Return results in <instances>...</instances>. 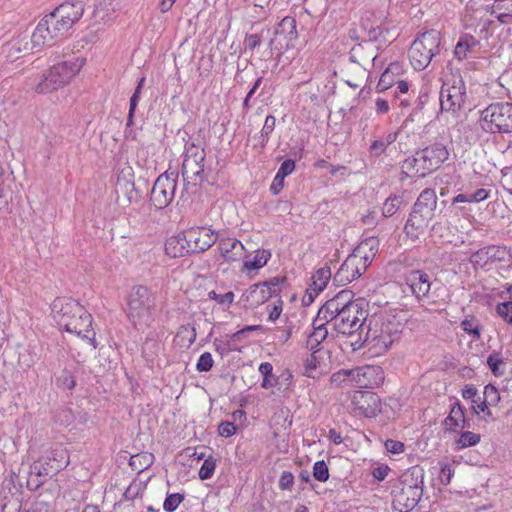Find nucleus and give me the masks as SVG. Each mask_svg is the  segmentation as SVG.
<instances>
[{
  "label": "nucleus",
  "instance_id": "28",
  "mask_svg": "<svg viewBox=\"0 0 512 512\" xmlns=\"http://www.w3.org/2000/svg\"><path fill=\"white\" fill-rule=\"evenodd\" d=\"M361 379H363L362 388H374L379 386L384 380V373L381 367L367 365L361 367Z\"/></svg>",
  "mask_w": 512,
  "mask_h": 512
},
{
  "label": "nucleus",
  "instance_id": "55",
  "mask_svg": "<svg viewBox=\"0 0 512 512\" xmlns=\"http://www.w3.org/2000/svg\"><path fill=\"white\" fill-rule=\"evenodd\" d=\"M208 298L210 300L216 301L220 305H230L234 300V293L232 291H229L224 294H218L215 291H210L208 293Z\"/></svg>",
  "mask_w": 512,
  "mask_h": 512
},
{
  "label": "nucleus",
  "instance_id": "31",
  "mask_svg": "<svg viewBox=\"0 0 512 512\" xmlns=\"http://www.w3.org/2000/svg\"><path fill=\"white\" fill-rule=\"evenodd\" d=\"M196 328L191 325H181L175 335L174 342L180 348L188 349L196 340Z\"/></svg>",
  "mask_w": 512,
  "mask_h": 512
},
{
  "label": "nucleus",
  "instance_id": "32",
  "mask_svg": "<svg viewBox=\"0 0 512 512\" xmlns=\"http://www.w3.org/2000/svg\"><path fill=\"white\" fill-rule=\"evenodd\" d=\"M116 192H123L127 195L128 202L131 203L133 200L138 198V192L135 189L134 182L131 179L125 178V171L122 170L121 174L117 178Z\"/></svg>",
  "mask_w": 512,
  "mask_h": 512
},
{
  "label": "nucleus",
  "instance_id": "14",
  "mask_svg": "<svg viewBox=\"0 0 512 512\" xmlns=\"http://www.w3.org/2000/svg\"><path fill=\"white\" fill-rule=\"evenodd\" d=\"M188 240V250L191 253H201L208 250L218 240V234L207 227H191L185 230Z\"/></svg>",
  "mask_w": 512,
  "mask_h": 512
},
{
  "label": "nucleus",
  "instance_id": "49",
  "mask_svg": "<svg viewBox=\"0 0 512 512\" xmlns=\"http://www.w3.org/2000/svg\"><path fill=\"white\" fill-rule=\"evenodd\" d=\"M313 476L320 482H325L329 479V470L325 461L320 460L315 462L313 466Z\"/></svg>",
  "mask_w": 512,
  "mask_h": 512
},
{
  "label": "nucleus",
  "instance_id": "58",
  "mask_svg": "<svg viewBox=\"0 0 512 512\" xmlns=\"http://www.w3.org/2000/svg\"><path fill=\"white\" fill-rule=\"evenodd\" d=\"M497 313L508 323H512V302L507 301L497 306Z\"/></svg>",
  "mask_w": 512,
  "mask_h": 512
},
{
  "label": "nucleus",
  "instance_id": "56",
  "mask_svg": "<svg viewBox=\"0 0 512 512\" xmlns=\"http://www.w3.org/2000/svg\"><path fill=\"white\" fill-rule=\"evenodd\" d=\"M94 17H100L101 20H103L106 16V14L104 15H100L101 12H104V11H115V6L112 4V3H109L107 4L106 3V0H94Z\"/></svg>",
  "mask_w": 512,
  "mask_h": 512
},
{
  "label": "nucleus",
  "instance_id": "35",
  "mask_svg": "<svg viewBox=\"0 0 512 512\" xmlns=\"http://www.w3.org/2000/svg\"><path fill=\"white\" fill-rule=\"evenodd\" d=\"M271 257V253L265 249H258L252 260H245L243 263L244 270H258L264 267Z\"/></svg>",
  "mask_w": 512,
  "mask_h": 512
},
{
  "label": "nucleus",
  "instance_id": "20",
  "mask_svg": "<svg viewBox=\"0 0 512 512\" xmlns=\"http://www.w3.org/2000/svg\"><path fill=\"white\" fill-rule=\"evenodd\" d=\"M401 168L403 173L409 177H425L433 172L419 150L416 151L414 155L406 158L403 161Z\"/></svg>",
  "mask_w": 512,
  "mask_h": 512
},
{
  "label": "nucleus",
  "instance_id": "46",
  "mask_svg": "<svg viewBox=\"0 0 512 512\" xmlns=\"http://www.w3.org/2000/svg\"><path fill=\"white\" fill-rule=\"evenodd\" d=\"M328 336V329H315L308 336L307 346L313 350L319 346Z\"/></svg>",
  "mask_w": 512,
  "mask_h": 512
},
{
  "label": "nucleus",
  "instance_id": "51",
  "mask_svg": "<svg viewBox=\"0 0 512 512\" xmlns=\"http://www.w3.org/2000/svg\"><path fill=\"white\" fill-rule=\"evenodd\" d=\"M285 281V277H273L261 283L265 288L269 289V292H271L272 296H277L281 292V285H283Z\"/></svg>",
  "mask_w": 512,
  "mask_h": 512
},
{
  "label": "nucleus",
  "instance_id": "18",
  "mask_svg": "<svg viewBox=\"0 0 512 512\" xmlns=\"http://www.w3.org/2000/svg\"><path fill=\"white\" fill-rule=\"evenodd\" d=\"M204 160L205 154L202 152L197 156L194 155V159L184 158L182 163V177L183 180L194 185L201 183L205 180L204 175Z\"/></svg>",
  "mask_w": 512,
  "mask_h": 512
},
{
  "label": "nucleus",
  "instance_id": "10",
  "mask_svg": "<svg viewBox=\"0 0 512 512\" xmlns=\"http://www.w3.org/2000/svg\"><path fill=\"white\" fill-rule=\"evenodd\" d=\"M480 123L482 129L489 133L512 132V103L490 104L481 112Z\"/></svg>",
  "mask_w": 512,
  "mask_h": 512
},
{
  "label": "nucleus",
  "instance_id": "63",
  "mask_svg": "<svg viewBox=\"0 0 512 512\" xmlns=\"http://www.w3.org/2000/svg\"><path fill=\"white\" fill-rule=\"evenodd\" d=\"M294 483V475L291 472L284 471L279 479V487L282 490H290Z\"/></svg>",
  "mask_w": 512,
  "mask_h": 512
},
{
  "label": "nucleus",
  "instance_id": "50",
  "mask_svg": "<svg viewBox=\"0 0 512 512\" xmlns=\"http://www.w3.org/2000/svg\"><path fill=\"white\" fill-rule=\"evenodd\" d=\"M483 395H484L483 399L490 406H495L500 401V393H499L498 389L495 386H493L492 384H488L485 386Z\"/></svg>",
  "mask_w": 512,
  "mask_h": 512
},
{
  "label": "nucleus",
  "instance_id": "61",
  "mask_svg": "<svg viewBox=\"0 0 512 512\" xmlns=\"http://www.w3.org/2000/svg\"><path fill=\"white\" fill-rule=\"evenodd\" d=\"M58 383L68 390L73 389L76 385L74 376L67 370L63 371L62 375L58 378Z\"/></svg>",
  "mask_w": 512,
  "mask_h": 512
},
{
  "label": "nucleus",
  "instance_id": "48",
  "mask_svg": "<svg viewBox=\"0 0 512 512\" xmlns=\"http://www.w3.org/2000/svg\"><path fill=\"white\" fill-rule=\"evenodd\" d=\"M330 383L334 387L349 386V369H340L330 377Z\"/></svg>",
  "mask_w": 512,
  "mask_h": 512
},
{
  "label": "nucleus",
  "instance_id": "29",
  "mask_svg": "<svg viewBox=\"0 0 512 512\" xmlns=\"http://www.w3.org/2000/svg\"><path fill=\"white\" fill-rule=\"evenodd\" d=\"M465 423L464 408L459 402H455L449 415L444 420L445 428L449 431H456L458 428H464Z\"/></svg>",
  "mask_w": 512,
  "mask_h": 512
},
{
  "label": "nucleus",
  "instance_id": "27",
  "mask_svg": "<svg viewBox=\"0 0 512 512\" xmlns=\"http://www.w3.org/2000/svg\"><path fill=\"white\" fill-rule=\"evenodd\" d=\"M55 10L74 25L83 16L84 4L79 0L66 1Z\"/></svg>",
  "mask_w": 512,
  "mask_h": 512
},
{
  "label": "nucleus",
  "instance_id": "54",
  "mask_svg": "<svg viewBox=\"0 0 512 512\" xmlns=\"http://www.w3.org/2000/svg\"><path fill=\"white\" fill-rule=\"evenodd\" d=\"M318 364L319 361L316 356V351H314L304 361V375L314 378L313 372L316 370Z\"/></svg>",
  "mask_w": 512,
  "mask_h": 512
},
{
  "label": "nucleus",
  "instance_id": "2",
  "mask_svg": "<svg viewBox=\"0 0 512 512\" xmlns=\"http://www.w3.org/2000/svg\"><path fill=\"white\" fill-rule=\"evenodd\" d=\"M52 313L60 328L85 339L94 349L97 347L92 316L78 301L57 298L53 301Z\"/></svg>",
  "mask_w": 512,
  "mask_h": 512
},
{
  "label": "nucleus",
  "instance_id": "44",
  "mask_svg": "<svg viewBox=\"0 0 512 512\" xmlns=\"http://www.w3.org/2000/svg\"><path fill=\"white\" fill-rule=\"evenodd\" d=\"M460 325H461V328L466 333H468L469 335H471L473 337V339L477 340L480 338L481 326L477 319H475V318L464 319Z\"/></svg>",
  "mask_w": 512,
  "mask_h": 512
},
{
  "label": "nucleus",
  "instance_id": "11",
  "mask_svg": "<svg viewBox=\"0 0 512 512\" xmlns=\"http://www.w3.org/2000/svg\"><path fill=\"white\" fill-rule=\"evenodd\" d=\"M69 464V453L66 448L57 446L41 460L35 461L30 466V475L37 478L55 476Z\"/></svg>",
  "mask_w": 512,
  "mask_h": 512
},
{
  "label": "nucleus",
  "instance_id": "47",
  "mask_svg": "<svg viewBox=\"0 0 512 512\" xmlns=\"http://www.w3.org/2000/svg\"><path fill=\"white\" fill-rule=\"evenodd\" d=\"M216 468V461L213 457H208L204 460L200 470H199V478L201 480H207L210 479L215 471Z\"/></svg>",
  "mask_w": 512,
  "mask_h": 512
},
{
  "label": "nucleus",
  "instance_id": "38",
  "mask_svg": "<svg viewBox=\"0 0 512 512\" xmlns=\"http://www.w3.org/2000/svg\"><path fill=\"white\" fill-rule=\"evenodd\" d=\"M403 203V199L400 195L389 196L382 207V216L385 218L392 217L399 210Z\"/></svg>",
  "mask_w": 512,
  "mask_h": 512
},
{
  "label": "nucleus",
  "instance_id": "7",
  "mask_svg": "<svg viewBox=\"0 0 512 512\" xmlns=\"http://www.w3.org/2000/svg\"><path fill=\"white\" fill-rule=\"evenodd\" d=\"M437 196L434 189H424L414 203L412 212L405 224L407 236L418 239L429 226L435 215Z\"/></svg>",
  "mask_w": 512,
  "mask_h": 512
},
{
  "label": "nucleus",
  "instance_id": "6",
  "mask_svg": "<svg viewBox=\"0 0 512 512\" xmlns=\"http://www.w3.org/2000/svg\"><path fill=\"white\" fill-rule=\"evenodd\" d=\"M391 495L393 507L396 510L411 511L423 495L422 470L415 467L405 472L393 485Z\"/></svg>",
  "mask_w": 512,
  "mask_h": 512
},
{
  "label": "nucleus",
  "instance_id": "13",
  "mask_svg": "<svg viewBox=\"0 0 512 512\" xmlns=\"http://www.w3.org/2000/svg\"><path fill=\"white\" fill-rule=\"evenodd\" d=\"M177 178L175 172H165L158 176L150 193V202L156 209H164L173 201Z\"/></svg>",
  "mask_w": 512,
  "mask_h": 512
},
{
  "label": "nucleus",
  "instance_id": "25",
  "mask_svg": "<svg viewBox=\"0 0 512 512\" xmlns=\"http://www.w3.org/2000/svg\"><path fill=\"white\" fill-rule=\"evenodd\" d=\"M165 252L167 255L177 258L191 253L188 250V240L185 237V231L176 236L170 237L165 243Z\"/></svg>",
  "mask_w": 512,
  "mask_h": 512
},
{
  "label": "nucleus",
  "instance_id": "39",
  "mask_svg": "<svg viewBox=\"0 0 512 512\" xmlns=\"http://www.w3.org/2000/svg\"><path fill=\"white\" fill-rule=\"evenodd\" d=\"M475 45H476V40L474 39V37L467 36V35L464 37H461L455 47V50H454L455 57L459 60L466 58L467 53Z\"/></svg>",
  "mask_w": 512,
  "mask_h": 512
},
{
  "label": "nucleus",
  "instance_id": "23",
  "mask_svg": "<svg viewBox=\"0 0 512 512\" xmlns=\"http://www.w3.org/2000/svg\"><path fill=\"white\" fill-rule=\"evenodd\" d=\"M34 50L36 49L32 46V42L26 34H20L6 46L8 57L11 59H17L23 55L34 52Z\"/></svg>",
  "mask_w": 512,
  "mask_h": 512
},
{
  "label": "nucleus",
  "instance_id": "1",
  "mask_svg": "<svg viewBox=\"0 0 512 512\" xmlns=\"http://www.w3.org/2000/svg\"><path fill=\"white\" fill-rule=\"evenodd\" d=\"M352 296L351 291L342 290L328 300L334 308L331 315L334 330L347 335L350 341L362 335L368 322L367 311L362 308L360 303L352 301Z\"/></svg>",
  "mask_w": 512,
  "mask_h": 512
},
{
  "label": "nucleus",
  "instance_id": "41",
  "mask_svg": "<svg viewBox=\"0 0 512 512\" xmlns=\"http://www.w3.org/2000/svg\"><path fill=\"white\" fill-rule=\"evenodd\" d=\"M49 15L50 23L56 26V30L60 31L64 36L70 28H72L73 24L70 21L66 20V18L62 17L59 12L54 10Z\"/></svg>",
  "mask_w": 512,
  "mask_h": 512
},
{
  "label": "nucleus",
  "instance_id": "12",
  "mask_svg": "<svg viewBox=\"0 0 512 512\" xmlns=\"http://www.w3.org/2000/svg\"><path fill=\"white\" fill-rule=\"evenodd\" d=\"M466 100V85L460 76L443 83L439 96L441 111L456 112L464 106Z\"/></svg>",
  "mask_w": 512,
  "mask_h": 512
},
{
  "label": "nucleus",
  "instance_id": "30",
  "mask_svg": "<svg viewBox=\"0 0 512 512\" xmlns=\"http://www.w3.org/2000/svg\"><path fill=\"white\" fill-rule=\"evenodd\" d=\"M275 35L284 36L287 40V46L289 42L297 39L296 20L294 17H284L275 29Z\"/></svg>",
  "mask_w": 512,
  "mask_h": 512
},
{
  "label": "nucleus",
  "instance_id": "57",
  "mask_svg": "<svg viewBox=\"0 0 512 512\" xmlns=\"http://www.w3.org/2000/svg\"><path fill=\"white\" fill-rule=\"evenodd\" d=\"M140 93H141V91L135 90L130 98L129 112H128V117H127V126L128 127L133 125L134 113L137 108L138 102L140 100Z\"/></svg>",
  "mask_w": 512,
  "mask_h": 512
},
{
  "label": "nucleus",
  "instance_id": "53",
  "mask_svg": "<svg viewBox=\"0 0 512 512\" xmlns=\"http://www.w3.org/2000/svg\"><path fill=\"white\" fill-rule=\"evenodd\" d=\"M396 78L397 77H395L393 74L383 72L376 87L378 92H384L391 88L394 84H396Z\"/></svg>",
  "mask_w": 512,
  "mask_h": 512
},
{
  "label": "nucleus",
  "instance_id": "24",
  "mask_svg": "<svg viewBox=\"0 0 512 512\" xmlns=\"http://www.w3.org/2000/svg\"><path fill=\"white\" fill-rule=\"evenodd\" d=\"M379 249V240L376 237H368L353 250L352 254L357 258H360L362 262H365V266L368 267Z\"/></svg>",
  "mask_w": 512,
  "mask_h": 512
},
{
  "label": "nucleus",
  "instance_id": "42",
  "mask_svg": "<svg viewBox=\"0 0 512 512\" xmlns=\"http://www.w3.org/2000/svg\"><path fill=\"white\" fill-rule=\"evenodd\" d=\"M480 435L473 432H463L459 439L456 441V449H463L471 446H475L480 442Z\"/></svg>",
  "mask_w": 512,
  "mask_h": 512
},
{
  "label": "nucleus",
  "instance_id": "64",
  "mask_svg": "<svg viewBox=\"0 0 512 512\" xmlns=\"http://www.w3.org/2000/svg\"><path fill=\"white\" fill-rule=\"evenodd\" d=\"M294 169L295 162L291 159H287L282 162L276 174L285 178L286 176L290 175L294 171Z\"/></svg>",
  "mask_w": 512,
  "mask_h": 512
},
{
  "label": "nucleus",
  "instance_id": "33",
  "mask_svg": "<svg viewBox=\"0 0 512 512\" xmlns=\"http://www.w3.org/2000/svg\"><path fill=\"white\" fill-rule=\"evenodd\" d=\"M43 25L44 24L39 22L32 35L29 37L32 42V46H34L36 50H39L41 47L46 45L50 46L54 40L50 34L47 35V28H44Z\"/></svg>",
  "mask_w": 512,
  "mask_h": 512
},
{
  "label": "nucleus",
  "instance_id": "26",
  "mask_svg": "<svg viewBox=\"0 0 512 512\" xmlns=\"http://www.w3.org/2000/svg\"><path fill=\"white\" fill-rule=\"evenodd\" d=\"M331 276L332 273L329 267L320 268L315 272V274L312 276V284L307 290L309 302L313 301V294L317 296L325 289L329 280L331 279Z\"/></svg>",
  "mask_w": 512,
  "mask_h": 512
},
{
  "label": "nucleus",
  "instance_id": "3",
  "mask_svg": "<svg viewBox=\"0 0 512 512\" xmlns=\"http://www.w3.org/2000/svg\"><path fill=\"white\" fill-rule=\"evenodd\" d=\"M398 333L399 331L393 322L385 321L382 318H374L368 320L362 335L349 341V345L353 351L368 346L371 354L382 355L390 349L393 342L398 338Z\"/></svg>",
  "mask_w": 512,
  "mask_h": 512
},
{
  "label": "nucleus",
  "instance_id": "43",
  "mask_svg": "<svg viewBox=\"0 0 512 512\" xmlns=\"http://www.w3.org/2000/svg\"><path fill=\"white\" fill-rule=\"evenodd\" d=\"M276 119L273 115H268L265 119L264 125L260 134V147L263 149L270 137V134L274 131Z\"/></svg>",
  "mask_w": 512,
  "mask_h": 512
},
{
  "label": "nucleus",
  "instance_id": "8",
  "mask_svg": "<svg viewBox=\"0 0 512 512\" xmlns=\"http://www.w3.org/2000/svg\"><path fill=\"white\" fill-rule=\"evenodd\" d=\"M127 305L128 318L136 329L144 330L152 324L155 298L147 287L142 285L133 287Z\"/></svg>",
  "mask_w": 512,
  "mask_h": 512
},
{
  "label": "nucleus",
  "instance_id": "22",
  "mask_svg": "<svg viewBox=\"0 0 512 512\" xmlns=\"http://www.w3.org/2000/svg\"><path fill=\"white\" fill-rule=\"evenodd\" d=\"M218 249L220 251L221 256L227 262H234L239 260L244 254L245 248L244 245L237 240L236 238L226 237L219 238L218 237Z\"/></svg>",
  "mask_w": 512,
  "mask_h": 512
},
{
  "label": "nucleus",
  "instance_id": "52",
  "mask_svg": "<svg viewBox=\"0 0 512 512\" xmlns=\"http://www.w3.org/2000/svg\"><path fill=\"white\" fill-rule=\"evenodd\" d=\"M214 360L212 358L211 353L205 352L200 355L197 364H196V370L198 372H208L213 367Z\"/></svg>",
  "mask_w": 512,
  "mask_h": 512
},
{
  "label": "nucleus",
  "instance_id": "34",
  "mask_svg": "<svg viewBox=\"0 0 512 512\" xmlns=\"http://www.w3.org/2000/svg\"><path fill=\"white\" fill-rule=\"evenodd\" d=\"M333 306L329 304V301L318 310L317 316L313 321V330L325 329L327 324L332 325L331 315L333 314Z\"/></svg>",
  "mask_w": 512,
  "mask_h": 512
},
{
  "label": "nucleus",
  "instance_id": "21",
  "mask_svg": "<svg viewBox=\"0 0 512 512\" xmlns=\"http://www.w3.org/2000/svg\"><path fill=\"white\" fill-rule=\"evenodd\" d=\"M272 297L269 289L265 288L262 283H257L250 286L249 289L242 294L241 301L249 308H257Z\"/></svg>",
  "mask_w": 512,
  "mask_h": 512
},
{
  "label": "nucleus",
  "instance_id": "62",
  "mask_svg": "<svg viewBox=\"0 0 512 512\" xmlns=\"http://www.w3.org/2000/svg\"><path fill=\"white\" fill-rule=\"evenodd\" d=\"M361 367L349 369V386L362 388L363 381H361Z\"/></svg>",
  "mask_w": 512,
  "mask_h": 512
},
{
  "label": "nucleus",
  "instance_id": "40",
  "mask_svg": "<svg viewBox=\"0 0 512 512\" xmlns=\"http://www.w3.org/2000/svg\"><path fill=\"white\" fill-rule=\"evenodd\" d=\"M273 366L269 362H263L259 366V372L263 376L261 387L268 389L277 384V379L273 375Z\"/></svg>",
  "mask_w": 512,
  "mask_h": 512
},
{
  "label": "nucleus",
  "instance_id": "19",
  "mask_svg": "<svg viewBox=\"0 0 512 512\" xmlns=\"http://www.w3.org/2000/svg\"><path fill=\"white\" fill-rule=\"evenodd\" d=\"M419 152L422 154L432 171L437 170L449 156L447 147L439 142H435L423 149H420Z\"/></svg>",
  "mask_w": 512,
  "mask_h": 512
},
{
  "label": "nucleus",
  "instance_id": "37",
  "mask_svg": "<svg viewBox=\"0 0 512 512\" xmlns=\"http://www.w3.org/2000/svg\"><path fill=\"white\" fill-rule=\"evenodd\" d=\"M38 360V355L31 345L23 347L19 352L18 362L23 368L32 367Z\"/></svg>",
  "mask_w": 512,
  "mask_h": 512
},
{
  "label": "nucleus",
  "instance_id": "17",
  "mask_svg": "<svg viewBox=\"0 0 512 512\" xmlns=\"http://www.w3.org/2000/svg\"><path fill=\"white\" fill-rule=\"evenodd\" d=\"M352 403L366 417H373L381 412V399L374 392L358 391L353 396Z\"/></svg>",
  "mask_w": 512,
  "mask_h": 512
},
{
  "label": "nucleus",
  "instance_id": "45",
  "mask_svg": "<svg viewBox=\"0 0 512 512\" xmlns=\"http://www.w3.org/2000/svg\"><path fill=\"white\" fill-rule=\"evenodd\" d=\"M184 498V494L181 493L167 494L163 503V509L167 512L175 511L179 507V505L184 501Z\"/></svg>",
  "mask_w": 512,
  "mask_h": 512
},
{
  "label": "nucleus",
  "instance_id": "5",
  "mask_svg": "<svg viewBox=\"0 0 512 512\" xmlns=\"http://www.w3.org/2000/svg\"><path fill=\"white\" fill-rule=\"evenodd\" d=\"M405 282L412 295L419 302L427 304L431 311H441L448 302V293L444 285L432 281L430 276L421 270H412L405 277Z\"/></svg>",
  "mask_w": 512,
  "mask_h": 512
},
{
  "label": "nucleus",
  "instance_id": "59",
  "mask_svg": "<svg viewBox=\"0 0 512 512\" xmlns=\"http://www.w3.org/2000/svg\"><path fill=\"white\" fill-rule=\"evenodd\" d=\"M387 147L383 139H376L371 142L369 153L372 156L378 157L386 152Z\"/></svg>",
  "mask_w": 512,
  "mask_h": 512
},
{
  "label": "nucleus",
  "instance_id": "4",
  "mask_svg": "<svg viewBox=\"0 0 512 512\" xmlns=\"http://www.w3.org/2000/svg\"><path fill=\"white\" fill-rule=\"evenodd\" d=\"M86 63L83 57H71L52 65L41 76L36 77L31 89L38 94H47L67 86Z\"/></svg>",
  "mask_w": 512,
  "mask_h": 512
},
{
  "label": "nucleus",
  "instance_id": "9",
  "mask_svg": "<svg viewBox=\"0 0 512 512\" xmlns=\"http://www.w3.org/2000/svg\"><path fill=\"white\" fill-rule=\"evenodd\" d=\"M441 36L437 30H429L420 34L411 44L408 57L412 67L417 71L424 70L440 51Z\"/></svg>",
  "mask_w": 512,
  "mask_h": 512
},
{
  "label": "nucleus",
  "instance_id": "60",
  "mask_svg": "<svg viewBox=\"0 0 512 512\" xmlns=\"http://www.w3.org/2000/svg\"><path fill=\"white\" fill-rule=\"evenodd\" d=\"M237 428L233 422L223 421L218 426V434L222 437H230L235 434Z\"/></svg>",
  "mask_w": 512,
  "mask_h": 512
},
{
  "label": "nucleus",
  "instance_id": "15",
  "mask_svg": "<svg viewBox=\"0 0 512 512\" xmlns=\"http://www.w3.org/2000/svg\"><path fill=\"white\" fill-rule=\"evenodd\" d=\"M509 249L503 245H489L472 253L469 261L475 268H485L496 262H506Z\"/></svg>",
  "mask_w": 512,
  "mask_h": 512
},
{
  "label": "nucleus",
  "instance_id": "16",
  "mask_svg": "<svg viewBox=\"0 0 512 512\" xmlns=\"http://www.w3.org/2000/svg\"><path fill=\"white\" fill-rule=\"evenodd\" d=\"M366 269L365 262L351 253L335 273L333 281L339 286L347 285L359 278Z\"/></svg>",
  "mask_w": 512,
  "mask_h": 512
},
{
  "label": "nucleus",
  "instance_id": "36",
  "mask_svg": "<svg viewBox=\"0 0 512 512\" xmlns=\"http://www.w3.org/2000/svg\"><path fill=\"white\" fill-rule=\"evenodd\" d=\"M487 365L496 377H501L506 372V363L499 352H493L487 357Z\"/></svg>",
  "mask_w": 512,
  "mask_h": 512
}]
</instances>
